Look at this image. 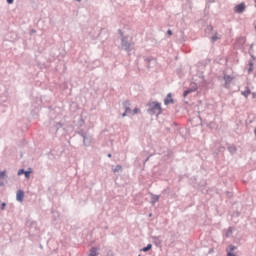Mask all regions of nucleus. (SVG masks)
I'll use <instances>...</instances> for the list:
<instances>
[{"label": "nucleus", "instance_id": "12", "mask_svg": "<svg viewBox=\"0 0 256 256\" xmlns=\"http://www.w3.org/2000/svg\"><path fill=\"white\" fill-rule=\"evenodd\" d=\"M152 247H153V245L148 244L147 247H144V248L142 249V251H144V252L150 251V249H151Z\"/></svg>", "mask_w": 256, "mask_h": 256}, {"label": "nucleus", "instance_id": "4", "mask_svg": "<svg viewBox=\"0 0 256 256\" xmlns=\"http://www.w3.org/2000/svg\"><path fill=\"white\" fill-rule=\"evenodd\" d=\"M5 181H7V175L5 174V171L0 172V187L5 185Z\"/></svg>", "mask_w": 256, "mask_h": 256}, {"label": "nucleus", "instance_id": "18", "mask_svg": "<svg viewBox=\"0 0 256 256\" xmlns=\"http://www.w3.org/2000/svg\"><path fill=\"white\" fill-rule=\"evenodd\" d=\"M167 34H168V35H173V32H172L171 30H168V31H167Z\"/></svg>", "mask_w": 256, "mask_h": 256}, {"label": "nucleus", "instance_id": "9", "mask_svg": "<svg viewBox=\"0 0 256 256\" xmlns=\"http://www.w3.org/2000/svg\"><path fill=\"white\" fill-rule=\"evenodd\" d=\"M97 251H98L97 248H92L90 250L89 256H97V255H99V253Z\"/></svg>", "mask_w": 256, "mask_h": 256}, {"label": "nucleus", "instance_id": "5", "mask_svg": "<svg viewBox=\"0 0 256 256\" xmlns=\"http://www.w3.org/2000/svg\"><path fill=\"white\" fill-rule=\"evenodd\" d=\"M233 79V76L224 75L225 87H229V84L231 83V81H233Z\"/></svg>", "mask_w": 256, "mask_h": 256}, {"label": "nucleus", "instance_id": "8", "mask_svg": "<svg viewBox=\"0 0 256 256\" xmlns=\"http://www.w3.org/2000/svg\"><path fill=\"white\" fill-rule=\"evenodd\" d=\"M242 95L244 97H248L251 95V90L249 88H246L245 91H242Z\"/></svg>", "mask_w": 256, "mask_h": 256}, {"label": "nucleus", "instance_id": "15", "mask_svg": "<svg viewBox=\"0 0 256 256\" xmlns=\"http://www.w3.org/2000/svg\"><path fill=\"white\" fill-rule=\"evenodd\" d=\"M221 37L217 36V34L215 36L212 37V41H217V39H220Z\"/></svg>", "mask_w": 256, "mask_h": 256}, {"label": "nucleus", "instance_id": "10", "mask_svg": "<svg viewBox=\"0 0 256 256\" xmlns=\"http://www.w3.org/2000/svg\"><path fill=\"white\" fill-rule=\"evenodd\" d=\"M32 173H33V170H31V168H29L27 171H25L24 175H25L26 179H29V177L31 176Z\"/></svg>", "mask_w": 256, "mask_h": 256}, {"label": "nucleus", "instance_id": "21", "mask_svg": "<svg viewBox=\"0 0 256 256\" xmlns=\"http://www.w3.org/2000/svg\"><path fill=\"white\" fill-rule=\"evenodd\" d=\"M253 97H254V98L256 97V94H255V93H253Z\"/></svg>", "mask_w": 256, "mask_h": 256}, {"label": "nucleus", "instance_id": "2", "mask_svg": "<svg viewBox=\"0 0 256 256\" xmlns=\"http://www.w3.org/2000/svg\"><path fill=\"white\" fill-rule=\"evenodd\" d=\"M245 9H246V6H245V3H244V2L238 4V5H236V6L234 7V11H235L236 13H243V11H245Z\"/></svg>", "mask_w": 256, "mask_h": 256}, {"label": "nucleus", "instance_id": "7", "mask_svg": "<svg viewBox=\"0 0 256 256\" xmlns=\"http://www.w3.org/2000/svg\"><path fill=\"white\" fill-rule=\"evenodd\" d=\"M171 103H173V98L171 96V93H169L166 97V99L164 100V104L165 105H171Z\"/></svg>", "mask_w": 256, "mask_h": 256}, {"label": "nucleus", "instance_id": "14", "mask_svg": "<svg viewBox=\"0 0 256 256\" xmlns=\"http://www.w3.org/2000/svg\"><path fill=\"white\" fill-rule=\"evenodd\" d=\"M25 175V170L24 169H20L19 171H18V175Z\"/></svg>", "mask_w": 256, "mask_h": 256}, {"label": "nucleus", "instance_id": "3", "mask_svg": "<svg viewBox=\"0 0 256 256\" xmlns=\"http://www.w3.org/2000/svg\"><path fill=\"white\" fill-rule=\"evenodd\" d=\"M24 197H25V192H23V190H18L16 193L17 201H19L20 203H23Z\"/></svg>", "mask_w": 256, "mask_h": 256}, {"label": "nucleus", "instance_id": "13", "mask_svg": "<svg viewBox=\"0 0 256 256\" xmlns=\"http://www.w3.org/2000/svg\"><path fill=\"white\" fill-rule=\"evenodd\" d=\"M137 113H141V110L139 108H134L132 111V115H137Z\"/></svg>", "mask_w": 256, "mask_h": 256}, {"label": "nucleus", "instance_id": "19", "mask_svg": "<svg viewBox=\"0 0 256 256\" xmlns=\"http://www.w3.org/2000/svg\"><path fill=\"white\" fill-rule=\"evenodd\" d=\"M7 3H9V5H11L13 3V0H7Z\"/></svg>", "mask_w": 256, "mask_h": 256}, {"label": "nucleus", "instance_id": "6", "mask_svg": "<svg viewBox=\"0 0 256 256\" xmlns=\"http://www.w3.org/2000/svg\"><path fill=\"white\" fill-rule=\"evenodd\" d=\"M123 107H124L126 113H131V102L130 101H125L123 103Z\"/></svg>", "mask_w": 256, "mask_h": 256}, {"label": "nucleus", "instance_id": "11", "mask_svg": "<svg viewBox=\"0 0 256 256\" xmlns=\"http://www.w3.org/2000/svg\"><path fill=\"white\" fill-rule=\"evenodd\" d=\"M193 91H197V88L184 91L183 96L186 97L189 93H193Z\"/></svg>", "mask_w": 256, "mask_h": 256}, {"label": "nucleus", "instance_id": "22", "mask_svg": "<svg viewBox=\"0 0 256 256\" xmlns=\"http://www.w3.org/2000/svg\"><path fill=\"white\" fill-rule=\"evenodd\" d=\"M108 157H111V154H108Z\"/></svg>", "mask_w": 256, "mask_h": 256}, {"label": "nucleus", "instance_id": "16", "mask_svg": "<svg viewBox=\"0 0 256 256\" xmlns=\"http://www.w3.org/2000/svg\"><path fill=\"white\" fill-rule=\"evenodd\" d=\"M127 115H129V112H124V113L122 114V117H127Z\"/></svg>", "mask_w": 256, "mask_h": 256}, {"label": "nucleus", "instance_id": "20", "mask_svg": "<svg viewBox=\"0 0 256 256\" xmlns=\"http://www.w3.org/2000/svg\"><path fill=\"white\" fill-rule=\"evenodd\" d=\"M5 205H6L5 203H2V209H5Z\"/></svg>", "mask_w": 256, "mask_h": 256}, {"label": "nucleus", "instance_id": "17", "mask_svg": "<svg viewBox=\"0 0 256 256\" xmlns=\"http://www.w3.org/2000/svg\"><path fill=\"white\" fill-rule=\"evenodd\" d=\"M253 71V64H250L249 72Z\"/></svg>", "mask_w": 256, "mask_h": 256}, {"label": "nucleus", "instance_id": "1", "mask_svg": "<svg viewBox=\"0 0 256 256\" xmlns=\"http://www.w3.org/2000/svg\"><path fill=\"white\" fill-rule=\"evenodd\" d=\"M150 111L154 113V115H161V103L153 102L150 104Z\"/></svg>", "mask_w": 256, "mask_h": 256}]
</instances>
